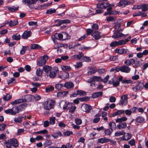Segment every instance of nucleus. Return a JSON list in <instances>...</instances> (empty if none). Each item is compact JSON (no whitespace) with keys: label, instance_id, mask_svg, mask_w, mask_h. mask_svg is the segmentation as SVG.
<instances>
[{"label":"nucleus","instance_id":"nucleus-1","mask_svg":"<svg viewBox=\"0 0 148 148\" xmlns=\"http://www.w3.org/2000/svg\"><path fill=\"white\" fill-rule=\"evenodd\" d=\"M5 144L7 148H11L12 146L16 148L18 147L19 145L17 140L15 138H12L5 141Z\"/></svg>","mask_w":148,"mask_h":148},{"label":"nucleus","instance_id":"nucleus-2","mask_svg":"<svg viewBox=\"0 0 148 148\" xmlns=\"http://www.w3.org/2000/svg\"><path fill=\"white\" fill-rule=\"evenodd\" d=\"M48 58V57L46 55H44L39 58L37 60V65L39 66H41L45 65Z\"/></svg>","mask_w":148,"mask_h":148},{"label":"nucleus","instance_id":"nucleus-3","mask_svg":"<svg viewBox=\"0 0 148 148\" xmlns=\"http://www.w3.org/2000/svg\"><path fill=\"white\" fill-rule=\"evenodd\" d=\"M24 97V99H16L13 101L11 102V104L13 105L20 103L25 101H29L31 100V96L29 95L25 96Z\"/></svg>","mask_w":148,"mask_h":148},{"label":"nucleus","instance_id":"nucleus-4","mask_svg":"<svg viewBox=\"0 0 148 148\" xmlns=\"http://www.w3.org/2000/svg\"><path fill=\"white\" fill-rule=\"evenodd\" d=\"M54 101L49 100L46 101L44 105V108L47 110H49L52 108L54 105Z\"/></svg>","mask_w":148,"mask_h":148},{"label":"nucleus","instance_id":"nucleus-5","mask_svg":"<svg viewBox=\"0 0 148 148\" xmlns=\"http://www.w3.org/2000/svg\"><path fill=\"white\" fill-rule=\"evenodd\" d=\"M122 29H121L115 31L114 32L112 36V38L114 39H116L121 37L125 38L126 36V35L120 32V31L122 32Z\"/></svg>","mask_w":148,"mask_h":148},{"label":"nucleus","instance_id":"nucleus-6","mask_svg":"<svg viewBox=\"0 0 148 148\" xmlns=\"http://www.w3.org/2000/svg\"><path fill=\"white\" fill-rule=\"evenodd\" d=\"M26 104L24 103L21 105L19 106L18 107L16 106L13 107L11 108L13 114V115H15L16 113L18 112L19 109H21V108H24L25 107H26Z\"/></svg>","mask_w":148,"mask_h":148},{"label":"nucleus","instance_id":"nucleus-7","mask_svg":"<svg viewBox=\"0 0 148 148\" xmlns=\"http://www.w3.org/2000/svg\"><path fill=\"white\" fill-rule=\"evenodd\" d=\"M144 87V84L143 82L138 81L137 85L135 87H132V89L133 91L136 92L138 91H141Z\"/></svg>","mask_w":148,"mask_h":148},{"label":"nucleus","instance_id":"nucleus-8","mask_svg":"<svg viewBox=\"0 0 148 148\" xmlns=\"http://www.w3.org/2000/svg\"><path fill=\"white\" fill-rule=\"evenodd\" d=\"M127 99V95H125L122 96L119 103V105L122 106L126 105L128 103Z\"/></svg>","mask_w":148,"mask_h":148},{"label":"nucleus","instance_id":"nucleus-9","mask_svg":"<svg viewBox=\"0 0 148 148\" xmlns=\"http://www.w3.org/2000/svg\"><path fill=\"white\" fill-rule=\"evenodd\" d=\"M63 35L60 33H56L51 36L52 40H64L65 39H63Z\"/></svg>","mask_w":148,"mask_h":148},{"label":"nucleus","instance_id":"nucleus-10","mask_svg":"<svg viewBox=\"0 0 148 148\" xmlns=\"http://www.w3.org/2000/svg\"><path fill=\"white\" fill-rule=\"evenodd\" d=\"M81 109L83 111L88 113L92 109V108L91 106L86 103H84L82 105Z\"/></svg>","mask_w":148,"mask_h":148},{"label":"nucleus","instance_id":"nucleus-11","mask_svg":"<svg viewBox=\"0 0 148 148\" xmlns=\"http://www.w3.org/2000/svg\"><path fill=\"white\" fill-rule=\"evenodd\" d=\"M77 108L75 104L73 103H71L68 105V109L69 110V112L71 113H73Z\"/></svg>","mask_w":148,"mask_h":148},{"label":"nucleus","instance_id":"nucleus-12","mask_svg":"<svg viewBox=\"0 0 148 148\" xmlns=\"http://www.w3.org/2000/svg\"><path fill=\"white\" fill-rule=\"evenodd\" d=\"M108 83L109 84H112L113 86L116 87L119 84V82L117 80H116V78L113 77L110 80Z\"/></svg>","mask_w":148,"mask_h":148},{"label":"nucleus","instance_id":"nucleus-13","mask_svg":"<svg viewBox=\"0 0 148 148\" xmlns=\"http://www.w3.org/2000/svg\"><path fill=\"white\" fill-rule=\"evenodd\" d=\"M70 103L65 101L62 100L60 102L59 105L60 106H62L64 110H66L68 109V105Z\"/></svg>","mask_w":148,"mask_h":148},{"label":"nucleus","instance_id":"nucleus-14","mask_svg":"<svg viewBox=\"0 0 148 148\" xmlns=\"http://www.w3.org/2000/svg\"><path fill=\"white\" fill-rule=\"evenodd\" d=\"M38 0H23L22 2L25 4L27 5L30 8V4H34L36 3Z\"/></svg>","mask_w":148,"mask_h":148},{"label":"nucleus","instance_id":"nucleus-15","mask_svg":"<svg viewBox=\"0 0 148 148\" xmlns=\"http://www.w3.org/2000/svg\"><path fill=\"white\" fill-rule=\"evenodd\" d=\"M32 32L30 31H26L24 32L21 36L22 38L23 39H27L30 36Z\"/></svg>","mask_w":148,"mask_h":148},{"label":"nucleus","instance_id":"nucleus-16","mask_svg":"<svg viewBox=\"0 0 148 148\" xmlns=\"http://www.w3.org/2000/svg\"><path fill=\"white\" fill-rule=\"evenodd\" d=\"M110 5L108 3H102L101 4H97V7L98 8L100 9H106Z\"/></svg>","mask_w":148,"mask_h":148},{"label":"nucleus","instance_id":"nucleus-17","mask_svg":"<svg viewBox=\"0 0 148 148\" xmlns=\"http://www.w3.org/2000/svg\"><path fill=\"white\" fill-rule=\"evenodd\" d=\"M121 72L128 73L131 71V68L127 65H124L121 66Z\"/></svg>","mask_w":148,"mask_h":148},{"label":"nucleus","instance_id":"nucleus-18","mask_svg":"<svg viewBox=\"0 0 148 148\" xmlns=\"http://www.w3.org/2000/svg\"><path fill=\"white\" fill-rule=\"evenodd\" d=\"M42 69L46 75H48L49 72L52 70V67L48 65H45L43 66Z\"/></svg>","mask_w":148,"mask_h":148},{"label":"nucleus","instance_id":"nucleus-19","mask_svg":"<svg viewBox=\"0 0 148 148\" xmlns=\"http://www.w3.org/2000/svg\"><path fill=\"white\" fill-rule=\"evenodd\" d=\"M100 32L99 31H94L92 34V36L96 40H98L101 38Z\"/></svg>","mask_w":148,"mask_h":148},{"label":"nucleus","instance_id":"nucleus-20","mask_svg":"<svg viewBox=\"0 0 148 148\" xmlns=\"http://www.w3.org/2000/svg\"><path fill=\"white\" fill-rule=\"evenodd\" d=\"M64 87L69 89L73 88L74 86L72 82H67L63 85Z\"/></svg>","mask_w":148,"mask_h":148},{"label":"nucleus","instance_id":"nucleus-21","mask_svg":"<svg viewBox=\"0 0 148 148\" xmlns=\"http://www.w3.org/2000/svg\"><path fill=\"white\" fill-rule=\"evenodd\" d=\"M6 24H8L10 26H14L18 24V22L17 20H11L9 21H7Z\"/></svg>","mask_w":148,"mask_h":148},{"label":"nucleus","instance_id":"nucleus-22","mask_svg":"<svg viewBox=\"0 0 148 148\" xmlns=\"http://www.w3.org/2000/svg\"><path fill=\"white\" fill-rule=\"evenodd\" d=\"M135 62V60L133 59H127L124 62V63L127 66H130L133 65Z\"/></svg>","mask_w":148,"mask_h":148},{"label":"nucleus","instance_id":"nucleus-23","mask_svg":"<svg viewBox=\"0 0 148 148\" xmlns=\"http://www.w3.org/2000/svg\"><path fill=\"white\" fill-rule=\"evenodd\" d=\"M97 71V68L94 67H92L90 68L89 70L87 72L88 75H92L95 73Z\"/></svg>","mask_w":148,"mask_h":148},{"label":"nucleus","instance_id":"nucleus-24","mask_svg":"<svg viewBox=\"0 0 148 148\" xmlns=\"http://www.w3.org/2000/svg\"><path fill=\"white\" fill-rule=\"evenodd\" d=\"M129 3H130V2L128 1L124 0H121L118 3V5L123 7L125 6L128 5Z\"/></svg>","mask_w":148,"mask_h":148},{"label":"nucleus","instance_id":"nucleus-25","mask_svg":"<svg viewBox=\"0 0 148 148\" xmlns=\"http://www.w3.org/2000/svg\"><path fill=\"white\" fill-rule=\"evenodd\" d=\"M69 92L67 91H64L59 92L57 93V95L58 97L61 98L64 97Z\"/></svg>","mask_w":148,"mask_h":148},{"label":"nucleus","instance_id":"nucleus-26","mask_svg":"<svg viewBox=\"0 0 148 148\" xmlns=\"http://www.w3.org/2000/svg\"><path fill=\"white\" fill-rule=\"evenodd\" d=\"M115 52L120 54L123 53H126L127 51V50L123 48L122 49H116L115 50Z\"/></svg>","mask_w":148,"mask_h":148},{"label":"nucleus","instance_id":"nucleus-27","mask_svg":"<svg viewBox=\"0 0 148 148\" xmlns=\"http://www.w3.org/2000/svg\"><path fill=\"white\" fill-rule=\"evenodd\" d=\"M122 137V140H123L127 141L130 139L132 137V134L129 133H125V135Z\"/></svg>","mask_w":148,"mask_h":148},{"label":"nucleus","instance_id":"nucleus-28","mask_svg":"<svg viewBox=\"0 0 148 148\" xmlns=\"http://www.w3.org/2000/svg\"><path fill=\"white\" fill-rule=\"evenodd\" d=\"M56 69H55L54 70H51L49 73V74L47 76H49L50 78H53L56 76L57 71L58 70L57 68H56Z\"/></svg>","mask_w":148,"mask_h":148},{"label":"nucleus","instance_id":"nucleus-29","mask_svg":"<svg viewBox=\"0 0 148 148\" xmlns=\"http://www.w3.org/2000/svg\"><path fill=\"white\" fill-rule=\"evenodd\" d=\"M127 126L126 123L125 122H123L118 124L116 127L119 129H122L125 128Z\"/></svg>","mask_w":148,"mask_h":148},{"label":"nucleus","instance_id":"nucleus-30","mask_svg":"<svg viewBox=\"0 0 148 148\" xmlns=\"http://www.w3.org/2000/svg\"><path fill=\"white\" fill-rule=\"evenodd\" d=\"M145 119L141 116H139L137 117L135 119V121L137 123H142L144 122Z\"/></svg>","mask_w":148,"mask_h":148},{"label":"nucleus","instance_id":"nucleus-31","mask_svg":"<svg viewBox=\"0 0 148 148\" xmlns=\"http://www.w3.org/2000/svg\"><path fill=\"white\" fill-rule=\"evenodd\" d=\"M23 116H20L16 117L14 118V121L15 123H21L22 121Z\"/></svg>","mask_w":148,"mask_h":148},{"label":"nucleus","instance_id":"nucleus-32","mask_svg":"<svg viewBox=\"0 0 148 148\" xmlns=\"http://www.w3.org/2000/svg\"><path fill=\"white\" fill-rule=\"evenodd\" d=\"M102 92H98L94 93L92 95V97L93 98H96L102 95Z\"/></svg>","mask_w":148,"mask_h":148},{"label":"nucleus","instance_id":"nucleus-33","mask_svg":"<svg viewBox=\"0 0 148 148\" xmlns=\"http://www.w3.org/2000/svg\"><path fill=\"white\" fill-rule=\"evenodd\" d=\"M100 116L101 114H98L95 115V118L93 121V122L97 123L99 122L100 119V118H99V117Z\"/></svg>","mask_w":148,"mask_h":148},{"label":"nucleus","instance_id":"nucleus-34","mask_svg":"<svg viewBox=\"0 0 148 148\" xmlns=\"http://www.w3.org/2000/svg\"><path fill=\"white\" fill-rule=\"evenodd\" d=\"M59 77L62 79H65L69 77V74L68 73L64 72L62 73V76H59Z\"/></svg>","mask_w":148,"mask_h":148},{"label":"nucleus","instance_id":"nucleus-35","mask_svg":"<svg viewBox=\"0 0 148 148\" xmlns=\"http://www.w3.org/2000/svg\"><path fill=\"white\" fill-rule=\"evenodd\" d=\"M18 7L13 6L12 7H8V9L11 12H14L18 10Z\"/></svg>","mask_w":148,"mask_h":148},{"label":"nucleus","instance_id":"nucleus-36","mask_svg":"<svg viewBox=\"0 0 148 148\" xmlns=\"http://www.w3.org/2000/svg\"><path fill=\"white\" fill-rule=\"evenodd\" d=\"M127 118L125 116L122 117L121 118H118L116 120V122L117 123L118 122H121L123 121H125L127 120Z\"/></svg>","mask_w":148,"mask_h":148},{"label":"nucleus","instance_id":"nucleus-37","mask_svg":"<svg viewBox=\"0 0 148 148\" xmlns=\"http://www.w3.org/2000/svg\"><path fill=\"white\" fill-rule=\"evenodd\" d=\"M141 9L143 12H145L148 10V4H141Z\"/></svg>","mask_w":148,"mask_h":148},{"label":"nucleus","instance_id":"nucleus-38","mask_svg":"<svg viewBox=\"0 0 148 148\" xmlns=\"http://www.w3.org/2000/svg\"><path fill=\"white\" fill-rule=\"evenodd\" d=\"M108 138L105 137L99 138L98 140V142L101 143H103L108 142Z\"/></svg>","mask_w":148,"mask_h":148},{"label":"nucleus","instance_id":"nucleus-39","mask_svg":"<svg viewBox=\"0 0 148 148\" xmlns=\"http://www.w3.org/2000/svg\"><path fill=\"white\" fill-rule=\"evenodd\" d=\"M41 47L38 44H31L30 48L32 49H38L41 48Z\"/></svg>","mask_w":148,"mask_h":148},{"label":"nucleus","instance_id":"nucleus-40","mask_svg":"<svg viewBox=\"0 0 148 148\" xmlns=\"http://www.w3.org/2000/svg\"><path fill=\"white\" fill-rule=\"evenodd\" d=\"M124 110H119L114 113L112 114V116H115L122 114L124 113Z\"/></svg>","mask_w":148,"mask_h":148},{"label":"nucleus","instance_id":"nucleus-41","mask_svg":"<svg viewBox=\"0 0 148 148\" xmlns=\"http://www.w3.org/2000/svg\"><path fill=\"white\" fill-rule=\"evenodd\" d=\"M12 38L13 40H20L21 38V36L20 34H13L12 36Z\"/></svg>","mask_w":148,"mask_h":148},{"label":"nucleus","instance_id":"nucleus-42","mask_svg":"<svg viewBox=\"0 0 148 148\" xmlns=\"http://www.w3.org/2000/svg\"><path fill=\"white\" fill-rule=\"evenodd\" d=\"M125 134V132L124 131L122 130L119 132H115L114 135L116 136H120L123 135Z\"/></svg>","mask_w":148,"mask_h":148},{"label":"nucleus","instance_id":"nucleus-43","mask_svg":"<svg viewBox=\"0 0 148 148\" xmlns=\"http://www.w3.org/2000/svg\"><path fill=\"white\" fill-rule=\"evenodd\" d=\"M92 77L94 82H101L102 81V79L101 77L97 76H93Z\"/></svg>","mask_w":148,"mask_h":148},{"label":"nucleus","instance_id":"nucleus-44","mask_svg":"<svg viewBox=\"0 0 148 148\" xmlns=\"http://www.w3.org/2000/svg\"><path fill=\"white\" fill-rule=\"evenodd\" d=\"M109 125L110 129L113 130V129H115L116 127V125L115 123L114 122H110L109 123Z\"/></svg>","mask_w":148,"mask_h":148},{"label":"nucleus","instance_id":"nucleus-45","mask_svg":"<svg viewBox=\"0 0 148 148\" xmlns=\"http://www.w3.org/2000/svg\"><path fill=\"white\" fill-rule=\"evenodd\" d=\"M113 130L112 129H109L105 130L104 131L105 134L106 135L110 136L112 133Z\"/></svg>","mask_w":148,"mask_h":148},{"label":"nucleus","instance_id":"nucleus-46","mask_svg":"<svg viewBox=\"0 0 148 148\" xmlns=\"http://www.w3.org/2000/svg\"><path fill=\"white\" fill-rule=\"evenodd\" d=\"M42 71L40 68H38L36 71V75L38 77H41L42 75Z\"/></svg>","mask_w":148,"mask_h":148},{"label":"nucleus","instance_id":"nucleus-47","mask_svg":"<svg viewBox=\"0 0 148 148\" xmlns=\"http://www.w3.org/2000/svg\"><path fill=\"white\" fill-rule=\"evenodd\" d=\"M55 88L58 90H60L64 87L63 84H55Z\"/></svg>","mask_w":148,"mask_h":148},{"label":"nucleus","instance_id":"nucleus-48","mask_svg":"<svg viewBox=\"0 0 148 148\" xmlns=\"http://www.w3.org/2000/svg\"><path fill=\"white\" fill-rule=\"evenodd\" d=\"M54 90V88L52 86H49L45 88L46 92H49L52 91Z\"/></svg>","mask_w":148,"mask_h":148},{"label":"nucleus","instance_id":"nucleus-49","mask_svg":"<svg viewBox=\"0 0 148 148\" xmlns=\"http://www.w3.org/2000/svg\"><path fill=\"white\" fill-rule=\"evenodd\" d=\"M99 29L98 25L96 23L93 24L92 26V29L94 31H96L98 30Z\"/></svg>","mask_w":148,"mask_h":148},{"label":"nucleus","instance_id":"nucleus-50","mask_svg":"<svg viewBox=\"0 0 148 148\" xmlns=\"http://www.w3.org/2000/svg\"><path fill=\"white\" fill-rule=\"evenodd\" d=\"M28 49V47L27 46H23L22 49L20 51V54L21 55L24 54L26 50Z\"/></svg>","mask_w":148,"mask_h":148},{"label":"nucleus","instance_id":"nucleus-51","mask_svg":"<svg viewBox=\"0 0 148 148\" xmlns=\"http://www.w3.org/2000/svg\"><path fill=\"white\" fill-rule=\"evenodd\" d=\"M56 11V10L54 8H50L47 10L46 13L47 14H51L55 13Z\"/></svg>","mask_w":148,"mask_h":148},{"label":"nucleus","instance_id":"nucleus-52","mask_svg":"<svg viewBox=\"0 0 148 148\" xmlns=\"http://www.w3.org/2000/svg\"><path fill=\"white\" fill-rule=\"evenodd\" d=\"M62 69L63 71H69L71 69V67L68 66H61Z\"/></svg>","mask_w":148,"mask_h":148},{"label":"nucleus","instance_id":"nucleus-53","mask_svg":"<svg viewBox=\"0 0 148 148\" xmlns=\"http://www.w3.org/2000/svg\"><path fill=\"white\" fill-rule=\"evenodd\" d=\"M11 98V96L9 94H7L4 95L3 97V99L5 101H8L10 100Z\"/></svg>","mask_w":148,"mask_h":148},{"label":"nucleus","instance_id":"nucleus-54","mask_svg":"<svg viewBox=\"0 0 148 148\" xmlns=\"http://www.w3.org/2000/svg\"><path fill=\"white\" fill-rule=\"evenodd\" d=\"M77 94L80 96H84L86 94V92L83 90H77Z\"/></svg>","mask_w":148,"mask_h":148},{"label":"nucleus","instance_id":"nucleus-55","mask_svg":"<svg viewBox=\"0 0 148 148\" xmlns=\"http://www.w3.org/2000/svg\"><path fill=\"white\" fill-rule=\"evenodd\" d=\"M82 60L83 62H89L91 61V59L89 57L84 56H83L82 59Z\"/></svg>","mask_w":148,"mask_h":148},{"label":"nucleus","instance_id":"nucleus-56","mask_svg":"<svg viewBox=\"0 0 148 148\" xmlns=\"http://www.w3.org/2000/svg\"><path fill=\"white\" fill-rule=\"evenodd\" d=\"M52 144V142L51 140H46L44 143V145L46 146H50Z\"/></svg>","mask_w":148,"mask_h":148},{"label":"nucleus","instance_id":"nucleus-57","mask_svg":"<svg viewBox=\"0 0 148 148\" xmlns=\"http://www.w3.org/2000/svg\"><path fill=\"white\" fill-rule=\"evenodd\" d=\"M73 132L72 131L67 130L64 132L63 133V134L64 136H69L71 135H72Z\"/></svg>","mask_w":148,"mask_h":148},{"label":"nucleus","instance_id":"nucleus-58","mask_svg":"<svg viewBox=\"0 0 148 148\" xmlns=\"http://www.w3.org/2000/svg\"><path fill=\"white\" fill-rule=\"evenodd\" d=\"M128 143L131 146H134L136 144L135 140L134 139H132L128 142Z\"/></svg>","mask_w":148,"mask_h":148},{"label":"nucleus","instance_id":"nucleus-59","mask_svg":"<svg viewBox=\"0 0 148 148\" xmlns=\"http://www.w3.org/2000/svg\"><path fill=\"white\" fill-rule=\"evenodd\" d=\"M55 118L54 117H50L49 119V123L51 125H53L55 123Z\"/></svg>","mask_w":148,"mask_h":148},{"label":"nucleus","instance_id":"nucleus-60","mask_svg":"<svg viewBox=\"0 0 148 148\" xmlns=\"http://www.w3.org/2000/svg\"><path fill=\"white\" fill-rule=\"evenodd\" d=\"M75 122L76 125H81L82 123V120L79 119H75Z\"/></svg>","mask_w":148,"mask_h":148},{"label":"nucleus","instance_id":"nucleus-61","mask_svg":"<svg viewBox=\"0 0 148 148\" xmlns=\"http://www.w3.org/2000/svg\"><path fill=\"white\" fill-rule=\"evenodd\" d=\"M16 82L15 79L14 78H10L8 80V84H10Z\"/></svg>","mask_w":148,"mask_h":148},{"label":"nucleus","instance_id":"nucleus-62","mask_svg":"<svg viewBox=\"0 0 148 148\" xmlns=\"http://www.w3.org/2000/svg\"><path fill=\"white\" fill-rule=\"evenodd\" d=\"M4 112L6 114L13 115L11 109H9L4 110Z\"/></svg>","mask_w":148,"mask_h":148},{"label":"nucleus","instance_id":"nucleus-63","mask_svg":"<svg viewBox=\"0 0 148 148\" xmlns=\"http://www.w3.org/2000/svg\"><path fill=\"white\" fill-rule=\"evenodd\" d=\"M118 45V41H117L112 42L110 44V46L111 47H114Z\"/></svg>","mask_w":148,"mask_h":148},{"label":"nucleus","instance_id":"nucleus-64","mask_svg":"<svg viewBox=\"0 0 148 148\" xmlns=\"http://www.w3.org/2000/svg\"><path fill=\"white\" fill-rule=\"evenodd\" d=\"M82 62H78L74 66L75 69H78L82 66Z\"/></svg>","mask_w":148,"mask_h":148}]
</instances>
